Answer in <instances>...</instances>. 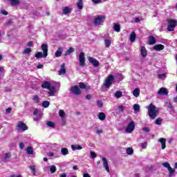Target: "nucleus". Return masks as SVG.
Listing matches in <instances>:
<instances>
[{"label":"nucleus","instance_id":"obj_54","mask_svg":"<svg viewBox=\"0 0 177 177\" xmlns=\"http://www.w3.org/2000/svg\"><path fill=\"white\" fill-rule=\"evenodd\" d=\"M97 105L98 107H103V102L102 101H97Z\"/></svg>","mask_w":177,"mask_h":177},{"label":"nucleus","instance_id":"obj_34","mask_svg":"<svg viewBox=\"0 0 177 177\" xmlns=\"http://www.w3.org/2000/svg\"><path fill=\"white\" fill-rule=\"evenodd\" d=\"M104 45L106 48H110V46H111V40L105 39L104 40Z\"/></svg>","mask_w":177,"mask_h":177},{"label":"nucleus","instance_id":"obj_61","mask_svg":"<svg viewBox=\"0 0 177 177\" xmlns=\"http://www.w3.org/2000/svg\"><path fill=\"white\" fill-rule=\"evenodd\" d=\"M44 172H48L49 171V167H45L43 168Z\"/></svg>","mask_w":177,"mask_h":177},{"label":"nucleus","instance_id":"obj_35","mask_svg":"<svg viewBox=\"0 0 177 177\" xmlns=\"http://www.w3.org/2000/svg\"><path fill=\"white\" fill-rule=\"evenodd\" d=\"M12 6H15L16 5H19L20 3V1L19 0H8Z\"/></svg>","mask_w":177,"mask_h":177},{"label":"nucleus","instance_id":"obj_9","mask_svg":"<svg viewBox=\"0 0 177 177\" xmlns=\"http://www.w3.org/2000/svg\"><path fill=\"white\" fill-rule=\"evenodd\" d=\"M133 131H135V122L131 121L126 128V132L127 133H132Z\"/></svg>","mask_w":177,"mask_h":177},{"label":"nucleus","instance_id":"obj_2","mask_svg":"<svg viewBox=\"0 0 177 177\" xmlns=\"http://www.w3.org/2000/svg\"><path fill=\"white\" fill-rule=\"evenodd\" d=\"M41 88L43 89H48V96H56V93H57V90L56 88L50 84L49 82H44L41 84Z\"/></svg>","mask_w":177,"mask_h":177},{"label":"nucleus","instance_id":"obj_30","mask_svg":"<svg viewBox=\"0 0 177 177\" xmlns=\"http://www.w3.org/2000/svg\"><path fill=\"white\" fill-rule=\"evenodd\" d=\"M26 153H27V154L30 156L31 154L34 153V149H32V147H28L26 149Z\"/></svg>","mask_w":177,"mask_h":177},{"label":"nucleus","instance_id":"obj_17","mask_svg":"<svg viewBox=\"0 0 177 177\" xmlns=\"http://www.w3.org/2000/svg\"><path fill=\"white\" fill-rule=\"evenodd\" d=\"M33 115L35 121H38L39 118H41V113H39V110L35 109L33 111Z\"/></svg>","mask_w":177,"mask_h":177},{"label":"nucleus","instance_id":"obj_60","mask_svg":"<svg viewBox=\"0 0 177 177\" xmlns=\"http://www.w3.org/2000/svg\"><path fill=\"white\" fill-rule=\"evenodd\" d=\"M10 111H12V109H10V108H8L6 110V114H9L10 113Z\"/></svg>","mask_w":177,"mask_h":177},{"label":"nucleus","instance_id":"obj_52","mask_svg":"<svg viewBox=\"0 0 177 177\" xmlns=\"http://www.w3.org/2000/svg\"><path fill=\"white\" fill-rule=\"evenodd\" d=\"M142 149H146L147 147V142H142L141 143Z\"/></svg>","mask_w":177,"mask_h":177},{"label":"nucleus","instance_id":"obj_55","mask_svg":"<svg viewBox=\"0 0 177 177\" xmlns=\"http://www.w3.org/2000/svg\"><path fill=\"white\" fill-rule=\"evenodd\" d=\"M102 0H92V2L95 4L100 3Z\"/></svg>","mask_w":177,"mask_h":177},{"label":"nucleus","instance_id":"obj_57","mask_svg":"<svg viewBox=\"0 0 177 177\" xmlns=\"http://www.w3.org/2000/svg\"><path fill=\"white\" fill-rule=\"evenodd\" d=\"M47 154L48 157H53V156H55V153L53 152H48Z\"/></svg>","mask_w":177,"mask_h":177},{"label":"nucleus","instance_id":"obj_12","mask_svg":"<svg viewBox=\"0 0 177 177\" xmlns=\"http://www.w3.org/2000/svg\"><path fill=\"white\" fill-rule=\"evenodd\" d=\"M17 128L18 131H21L22 132H24V131H27V129H28L27 125H26L24 123L21 122H18Z\"/></svg>","mask_w":177,"mask_h":177},{"label":"nucleus","instance_id":"obj_3","mask_svg":"<svg viewBox=\"0 0 177 177\" xmlns=\"http://www.w3.org/2000/svg\"><path fill=\"white\" fill-rule=\"evenodd\" d=\"M42 52H38L35 54V57L37 59H42V57H46L48 56V44H42L41 45Z\"/></svg>","mask_w":177,"mask_h":177},{"label":"nucleus","instance_id":"obj_40","mask_svg":"<svg viewBox=\"0 0 177 177\" xmlns=\"http://www.w3.org/2000/svg\"><path fill=\"white\" fill-rule=\"evenodd\" d=\"M49 104H50V103L48 101H44L42 102V106L44 107V109L49 107Z\"/></svg>","mask_w":177,"mask_h":177},{"label":"nucleus","instance_id":"obj_19","mask_svg":"<svg viewBox=\"0 0 177 177\" xmlns=\"http://www.w3.org/2000/svg\"><path fill=\"white\" fill-rule=\"evenodd\" d=\"M59 75H64L66 74V65L64 64H62L61 65V68L58 71Z\"/></svg>","mask_w":177,"mask_h":177},{"label":"nucleus","instance_id":"obj_31","mask_svg":"<svg viewBox=\"0 0 177 177\" xmlns=\"http://www.w3.org/2000/svg\"><path fill=\"white\" fill-rule=\"evenodd\" d=\"M61 153L62 154V156H67L68 154V149L62 148L61 149Z\"/></svg>","mask_w":177,"mask_h":177},{"label":"nucleus","instance_id":"obj_25","mask_svg":"<svg viewBox=\"0 0 177 177\" xmlns=\"http://www.w3.org/2000/svg\"><path fill=\"white\" fill-rule=\"evenodd\" d=\"M133 95L135 97H139V95H140V88H136L133 91Z\"/></svg>","mask_w":177,"mask_h":177},{"label":"nucleus","instance_id":"obj_14","mask_svg":"<svg viewBox=\"0 0 177 177\" xmlns=\"http://www.w3.org/2000/svg\"><path fill=\"white\" fill-rule=\"evenodd\" d=\"M88 60L91 64H93L94 67H98L99 66V61L92 57H88Z\"/></svg>","mask_w":177,"mask_h":177},{"label":"nucleus","instance_id":"obj_58","mask_svg":"<svg viewBox=\"0 0 177 177\" xmlns=\"http://www.w3.org/2000/svg\"><path fill=\"white\" fill-rule=\"evenodd\" d=\"M142 130L144 131V132H147V133H149V129H148V127H144L142 129Z\"/></svg>","mask_w":177,"mask_h":177},{"label":"nucleus","instance_id":"obj_16","mask_svg":"<svg viewBox=\"0 0 177 177\" xmlns=\"http://www.w3.org/2000/svg\"><path fill=\"white\" fill-rule=\"evenodd\" d=\"M158 142L160 143L162 150H165V148L167 147V145H166L167 139L164 138H160L158 140Z\"/></svg>","mask_w":177,"mask_h":177},{"label":"nucleus","instance_id":"obj_21","mask_svg":"<svg viewBox=\"0 0 177 177\" xmlns=\"http://www.w3.org/2000/svg\"><path fill=\"white\" fill-rule=\"evenodd\" d=\"M71 147L73 151H75V150H82V149H84V147L80 145H73Z\"/></svg>","mask_w":177,"mask_h":177},{"label":"nucleus","instance_id":"obj_36","mask_svg":"<svg viewBox=\"0 0 177 177\" xmlns=\"http://www.w3.org/2000/svg\"><path fill=\"white\" fill-rule=\"evenodd\" d=\"M46 125H47V127H49L50 128H55V122H50V121L46 122Z\"/></svg>","mask_w":177,"mask_h":177},{"label":"nucleus","instance_id":"obj_59","mask_svg":"<svg viewBox=\"0 0 177 177\" xmlns=\"http://www.w3.org/2000/svg\"><path fill=\"white\" fill-rule=\"evenodd\" d=\"M167 104L169 109H172V104L171 102H167Z\"/></svg>","mask_w":177,"mask_h":177},{"label":"nucleus","instance_id":"obj_27","mask_svg":"<svg viewBox=\"0 0 177 177\" xmlns=\"http://www.w3.org/2000/svg\"><path fill=\"white\" fill-rule=\"evenodd\" d=\"M98 118L100 121H104L106 120V114L103 112H100L98 113Z\"/></svg>","mask_w":177,"mask_h":177},{"label":"nucleus","instance_id":"obj_45","mask_svg":"<svg viewBox=\"0 0 177 177\" xmlns=\"http://www.w3.org/2000/svg\"><path fill=\"white\" fill-rule=\"evenodd\" d=\"M32 100L35 103H39V97L38 95H33Z\"/></svg>","mask_w":177,"mask_h":177},{"label":"nucleus","instance_id":"obj_44","mask_svg":"<svg viewBox=\"0 0 177 177\" xmlns=\"http://www.w3.org/2000/svg\"><path fill=\"white\" fill-rule=\"evenodd\" d=\"M162 123V119H161V118L156 119L155 121V124H156V125H161Z\"/></svg>","mask_w":177,"mask_h":177},{"label":"nucleus","instance_id":"obj_22","mask_svg":"<svg viewBox=\"0 0 177 177\" xmlns=\"http://www.w3.org/2000/svg\"><path fill=\"white\" fill-rule=\"evenodd\" d=\"M62 53H63V48L59 47L55 53V57H60L62 56Z\"/></svg>","mask_w":177,"mask_h":177},{"label":"nucleus","instance_id":"obj_29","mask_svg":"<svg viewBox=\"0 0 177 177\" xmlns=\"http://www.w3.org/2000/svg\"><path fill=\"white\" fill-rule=\"evenodd\" d=\"M133 109L135 113H139V111H140V105L138 104H135L133 106Z\"/></svg>","mask_w":177,"mask_h":177},{"label":"nucleus","instance_id":"obj_10","mask_svg":"<svg viewBox=\"0 0 177 177\" xmlns=\"http://www.w3.org/2000/svg\"><path fill=\"white\" fill-rule=\"evenodd\" d=\"M71 93H73V95H76L77 96L82 93V91H81L80 87H78V86H73L71 87Z\"/></svg>","mask_w":177,"mask_h":177},{"label":"nucleus","instance_id":"obj_32","mask_svg":"<svg viewBox=\"0 0 177 177\" xmlns=\"http://www.w3.org/2000/svg\"><path fill=\"white\" fill-rule=\"evenodd\" d=\"M74 53V48L73 47L69 48V49L66 52L64 56H68L71 53Z\"/></svg>","mask_w":177,"mask_h":177},{"label":"nucleus","instance_id":"obj_23","mask_svg":"<svg viewBox=\"0 0 177 177\" xmlns=\"http://www.w3.org/2000/svg\"><path fill=\"white\" fill-rule=\"evenodd\" d=\"M164 48H165V46L162 44H158V45H155L153 46L154 50H156L158 52H159L160 50H164Z\"/></svg>","mask_w":177,"mask_h":177},{"label":"nucleus","instance_id":"obj_41","mask_svg":"<svg viewBox=\"0 0 177 177\" xmlns=\"http://www.w3.org/2000/svg\"><path fill=\"white\" fill-rule=\"evenodd\" d=\"M127 154L132 155L133 154V149L132 147H129L127 149Z\"/></svg>","mask_w":177,"mask_h":177},{"label":"nucleus","instance_id":"obj_50","mask_svg":"<svg viewBox=\"0 0 177 177\" xmlns=\"http://www.w3.org/2000/svg\"><path fill=\"white\" fill-rule=\"evenodd\" d=\"M19 149H21V150H23V149H24V147H25L24 142H19Z\"/></svg>","mask_w":177,"mask_h":177},{"label":"nucleus","instance_id":"obj_53","mask_svg":"<svg viewBox=\"0 0 177 177\" xmlns=\"http://www.w3.org/2000/svg\"><path fill=\"white\" fill-rule=\"evenodd\" d=\"M1 15H3L4 16H8V11H6L5 10H1Z\"/></svg>","mask_w":177,"mask_h":177},{"label":"nucleus","instance_id":"obj_28","mask_svg":"<svg viewBox=\"0 0 177 177\" xmlns=\"http://www.w3.org/2000/svg\"><path fill=\"white\" fill-rule=\"evenodd\" d=\"M136 39V34L135 33V32H133L130 35V42H135Z\"/></svg>","mask_w":177,"mask_h":177},{"label":"nucleus","instance_id":"obj_46","mask_svg":"<svg viewBox=\"0 0 177 177\" xmlns=\"http://www.w3.org/2000/svg\"><path fill=\"white\" fill-rule=\"evenodd\" d=\"M90 156H91V158H96L97 156H96V153H95V151H90Z\"/></svg>","mask_w":177,"mask_h":177},{"label":"nucleus","instance_id":"obj_24","mask_svg":"<svg viewBox=\"0 0 177 177\" xmlns=\"http://www.w3.org/2000/svg\"><path fill=\"white\" fill-rule=\"evenodd\" d=\"M157 42V40L156 39V37L153 36H149V45H154Z\"/></svg>","mask_w":177,"mask_h":177},{"label":"nucleus","instance_id":"obj_43","mask_svg":"<svg viewBox=\"0 0 177 177\" xmlns=\"http://www.w3.org/2000/svg\"><path fill=\"white\" fill-rule=\"evenodd\" d=\"M23 53L25 55H28L31 53V48H26L25 50H24Z\"/></svg>","mask_w":177,"mask_h":177},{"label":"nucleus","instance_id":"obj_20","mask_svg":"<svg viewBox=\"0 0 177 177\" xmlns=\"http://www.w3.org/2000/svg\"><path fill=\"white\" fill-rule=\"evenodd\" d=\"M140 54L143 57H146L147 56V50H146V47H145V46H141Z\"/></svg>","mask_w":177,"mask_h":177},{"label":"nucleus","instance_id":"obj_13","mask_svg":"<svg viewBox=\"0 0 177 177\" xmlns=\"http://www.w3.org/2000/svg\"><path fill=\"white\" fill-rule=\"evenodd\" d=\"M11 158L12 154L10 153H6L1 156V160L3 162H7Z\"/></svg>","mask_w":177,"mask_h":177},{"label":"nucleus","instance_id":"obj_48","mask_svg":"<svg viewBox=\"0 0 177 177\" xmlns=\"http://www.w3.org/2000/svg\"><path fill=\"white\" fill-rule=\"evenodd\" d=\"M30 169L32 171L33 175L36 174L35 165L30 166Z\"/></svg>","mask_w":177,"mask_h":177},{"label":"nucleus","instance_id":"obj_49","mask_svg":"<svg viewBox=\"0 0 177 177\" xmlns=\"http://www.w3.org/2000/svg\"><path fill=\"white\" fill-rule=\"evenodd\" d=\"M79 86L81 89H85L86 88V86L85 85L84 83L80 82L79 84Z\"/></svg>","mask_w":177,"mask_h":177},{"label":"nucleus","instance_id":"obj_37","mask_svg":"<svg viewBox=\"0 0 177 177\" xmlns=\"http://www.w3.org/2000/svg\"><path fill=\"white\" fill-rule=\"evenodd\" d=\"M71 12V10L68 7H65L63 9V14L64 15H67L68 13H70Z\"/></svg>","mask_w":177,"mask_h":177},{"label":"nucleus","instance_id":"obj_1","mask_svg":"<svg viewBox=\"0 0 177 177\" xmlns=\"http://www.w3.org/2000/svg\"><path fill=\"white\" fill-rule=\"evenodd\" d=\"M147 109L149 118L151 120H155L157 115H158V113H160V108H158L153 104H150Z\"/></svg>","mask_w":177,"mask_h":177},{"label":"nucleus","instance_id":"obj_5","mask_svg":"<svg viewBox=\"0 0 177 177\" xmlns=\"http://www.w3.org/2000/svg\"><path fill=\"white\" fill-rule=\"evenodd\" d=\"M105 19V16H97L94 19L93 24H95V26H102L104 22Z\"/></svg>","mask_w":177,"mask_h":177},{"label":"nucleus","instance_id":"obj_62","mask_svg":"<svg viewBox=\"0 0 177 177\" xmlns=\"http://www.w3.org/2000/svg\"><path fill=\"white\" fill-rule=\"evenodd\" d=\"M9 177H23V176L22 175H21V174H19V175H11V176H10Z\"/></svg>","mask_w":177,"mask_h":177},{"label":"nucleus","instance_id":"obj_26","mask_svg":"<svg viewBox=\"0 0 177 177\" xmlns=\"http://www.w3.org/2000/svg\"><path fill=\"white\" fill-rule=\"evenodd\" d=\"M113 30L116 32H120L121 31V26L118 24H113Z\"/></svg>","mask_w":177,"mask_h":177},{"label":"nucleus","instance_id":"obj_39","mask_svg":"<svg viewBox=\"0 0 177 177\" xmlns=\"http://www.w3.org/2000/svg\"><path fill=\"white\" fill-rule=\"evenodd\" d=\"M77 6L78 9H82L84 8L83 3H82V0H79V1L77 3Z\"/></svg>","mask_w":177,"mask_h":177},{"label":"nucleus","instance_id":"obj_11","mask_svg":"<svg viewBox=\"0 0 177 177\" xmlns=\"http://www.w3.org/2000/svg\"><path fill=\"white\" fill-rule=\"evenodd\" d=\"M79 63L81 67H85V53L81 52L79 55Z\"/></svg>","mask_w":177,"mask_h":177},{"label":"nucleus","instance_id":"obj_63","mask_svg":"<svg viewBox=\"0 0 177 177\" xmlns=\"http://www.w3.org/2000/svg\"><path fill=\"white\" fill-rule=\"evenodd\" d=\"M83 177H91V175H89L88 173H85L83 174Z\"/></svg>","mask_w":177,"mask_h":177},{"label":"nucleus","instance_id":"obj_4","mask_svg":"<svg viewBox=\"0 0 177 177\" xmlns=\"http://www.w3.org/2000/svg\"><path fill=\"white\" fill-rule=\"evenodd\" d=\"M162 165L165 167V168H167V170L169 171V177H173L175 176V172H176V171L175 170V169L171 167V165H169V162H163L162 163Z\"/></svg>","mask_w":177,"mask_h":177},{"label":"nucleus","instance_id":"obj_38","mask_svg":"<svg viewBox=\"0 0 177 177\" xmlns=\"http://www.w3.org/2000/svg\"><path fill=\"white\" fill-rule=\"evenodd\" d=\"M49 169H50L51 174H55V172H56V166L50 165V166H49Z\"/></svg>","mask_w":177,"mask_h":177},{"label":"nucleus","instance_id":"obj_7","mask_svg":"<svg viewBox=\"0 0 177 177\" xmlns=\"http://www.w3.org/2000/svg\"><path fill=\"white\" fill-rule=\"evenodd\" d=\"M168 23H169L167 26L168 31H174L175 30V27H176L177 26V21L169 19Z\"/></svg>","mask_w":177,"mask_h":177},{"label":"nucleus","instance_id":"obj_8","mask_svg":"<svg viewBox=\"0 0 177 177\" xmlns=\"http://www.w3.org/2000/svg\"><path fill=\"white\" fill-rule=\"evenodd\" d=\"M113 81H114V75H109L105 80V88H110V86H111V84H113Z\"/></svg>","mask_w":177,"mask_h":177},{"label":"nucleus","instance_id":"obj_51","mask_svg":"<svg viewBox=\"0 0 177 177\" xmlns=\"http://www.w3.org/2000/svg\"><path fill=\"white\" fill-rule=\"evenodd\" d=\"M95 133H97V135H101V133H103V129H100L96 130Z\"/></svg>","mask_w":177,"mask_h":177},{"label":"nucleus","instance_id":"obj_64","mask_svg":"<svg viewBox=\"0 0 177 177\" xmlns=\"http://www.w3.org/2000/svg\"><path fill=\"white\" fill-rule=\"evenodd\" d=\"M32 45H33L32 41H29V42L28 43V46H29V47L32 46Z\"/></svg>","mask_w":177,"mask_h":177},{"label":"nucleus","instance_id":"obj_47","mask_svg":"<svg viewBox=\"0 0 177 177\" xmlns=\"http://www.w3.org/2000/svg\"><path fill=\"white\" fill-rule=\"evenodd\" d=\"M118 111H120V113H122V111H124V110H125V106H124L123 105H120L118 107Z\"/></svg>","mask_w":177,"mask_h":177},{"label":"nucleus","instance_id":"obj_33","mask_svg":"<svg viewBox=\"0 0 177 177\" xmlns=\"http://www.w3.org/2000/svg\"><path fill=\"white\" fill-rule=\"evenodd\" d=\"M115 97L116 99H120V97H122V91H116L115 93Z\"/></svg>","mask_w":177,"mask_h":177},{"label":"nucleus","instance_id":"obj_6","mask_svg":"<svg viewBox=\"0 0 177 177\" xmlns=\"http://www.w3.org/2000/svg\"><path fill=\"white\" fill-rule=\"evenodd\" d=\"M59 117L61 118V124L63 127L67 124V121L66 120V113L64 110L60 109L58 112Z\"/></svg>","mask_w":177,"mask_h":177},{"label":"nucleus","instance_id":"obj_18","mask_svg":"<svg viewBox=\"0 0 177 177\" xmlns=\"http://www.w3.org/2000/svg\"><path fill=\"white\" fill-rule=\"evenodd\" d=\"M158 95H160V96L168 95V90L164 87H162L158 91Z\"/></svg>","mask_w":177,"mask_h":177},{"label":"nucleus","instance_id":"obj_42","mask_svg":"<svg viewBox=\"0 0 177 177\" xmlns=\"http://www.w3.org/2000/svg\"><path fill=\"white\" fill-rule=\"evenodd\" d=\"M158 77L160 78V80H165V78H167V74L165 73L158 74Z\"/></svg>","mask_w":177,"mask_h":177},{"label":"nucleus","instance_id":"obj_15","mask_svg":"<svg viewBox=\"0 0 177 177\" xmlns=\"http://www.w3.org/2000/svg\"><path fill=\"white\" fill-rule=\"evenodd\" d=\"M102 163L104 168L106 171V172H110V167H109V162L107 161V159L104 157L102 158Z\"/></svg>","mask_w":177,"mask_h":177},{"label":"nucleus","instance_id":"obj_56","mask_svg":"<svg viewBox=\"0 0 177 177\" xmlns=\"http://www.w3.org/2000/svg\"><path fill=\"white\" fill-rule=\"evenodd\" d=\"M86 99H87V100H91V99H92V95H91V94H88L86 95Z\"/></svg>","mask_w":177,"mask_h":177}]
</instances>
